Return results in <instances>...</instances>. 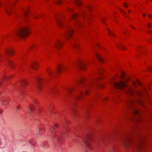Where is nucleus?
Here are the masks:
<instances>
[{
    "mask_svg": "<svg viewBox=\"0 0 152 152\" xmlns=\"http://www.w3.org/2000/svg\"><path fill=\"white\" fill-rule=\"evenodd\" d=\"M126 92L134 98L139 104L143 105L142 98L144 95H147V91L138 79L132 81L131 85L127 88Z\"/></svg>",
    "mask_w": 152,
    "mask_h": 152,
    "instance_id": "nucleus-1",
    "label": "nucleus"
},
{
    "mask_svg": "<svg viewBox=\"0 0 152 152\" xmlns=\"http://www.w3.org/2000/svg\"><path fill=\"white\" fill-rule=\"evenodd\" d=\"M30 33V30L28 27L24 26L20 28L14 32L15 35L22 38L27 37Z\"/></svg>",
    "mask_w": 152,
    "mask_h": 152,
    "instance_id": "nucleus-2",
    "label": "nucleus"
},
{
    "mask_svg": "<svg viewBox=\"0 0 152 152\" xmlns=\"http://www.w3.org/2000/svg\"><path fill=\"white\" fill-rule=\"evenodd\" d=\"M121 78L122 80L115 82H112L113 86L115 88L120 89H124L126 87V81H127L129 79L125 77V74L121 73Z\"/></svg>",
    "mask_w": 152,
    "mask_h": 152,
    "instance_id": "nucleus-3",
    "label": "nucleus"
},
{
    "mask_svg": "<svg viewBox=\"0 0 152 152\" xmlns=\"http://www.w3.org/2000/svg\"><path fill=\"white\" fill-rule=\"evenodd\" d=\"M93 139V136L91 134L87 135L86 140L84 141L83 147L86 149H89L91 146V142Z\"/></svg>",
    "mask_w": 152,
    "mask_h": 152,
    "instance_id": "nucleus-4",
    "label": "nucleus"
},
{
    "mask_svg": "<svg viewBox=\"0 0 152 152\" xmlns=\"http://www.w3.org/2000/svg\"><path fill=\"white\" fill-rule=\"evenodd\" d=\"M6 55L8 56H13L15 54V50L14 48L11 46L6 47L4 49Z\"/></svg>",
    "mask_w": 152,
    "mask_h": 152,
    "instance_id": "nucleus-5",
    "label": "nucleus"
},
{
    "mask_svg": "<svg viewBox=\"0 0 152 152\" xmlns=\"http://www.w3.org/2000/svg\"><path fill=\"white\" fill-rule=\"evenodd\" d=\"M73 33V29L71 28H69L66 30L64 36L66 39H69L71 38Z\"/></svg>",
    "mask_w": 152,
    "mask_h": 152,
    "instance_id": "nucleus-6",
    "label": "nucleus"
},
{
    "mask_svg": "<svg viewBox=\"0 0 152 152\" xmlns=\"http://www.w3.org/2000/svg\"><path fill=\"white\" fill-rule=\"evenodd\" d=\"M63 45V42L59 39H58L54 42L53 44V47L57 50L61 49Z\"/></svg>",
    "mask_w": 152,
    "mask_h": 152,
    "instance_id": "nucleus-7",
    "label": "nucleus"
},
{
    "mask_svg": "<svg viewBox=\"0 0 152 152\" xmlns=\"http://www.w3.org/2000/svg\"><path fill=\"white\" fill-rule=\"evenodd\" d=\"M36 80L37 87V88L40 91L42 89V82L43 80L41 78L38 77L36 78Z\"/></svg>",
    "mask_w": 152,
    "mask_h": 152,
    "instance_id": "nucleus-8",
    "label": "nucleus"
},
{
    "mask_svg": "<svg viewBox=\"0 0 152 152\" xmlns=\"http://www.w3.org/2000/svg\"><path fill=\"white\" fill-rule=\"evenodd\" d=\"M39 64L37 61H35L32 62L31 65V68L34 70H37L38 68Z\"/></svg>",
    "mask_w": 152,
    "mask_h": 152,
    "instance_id": "nucleus-9",
    "label": "nucleus"
},
{
    "mask_svg": "<svg viewBox=\"0 0 152 152\" xmlns=\"http://www.w3.org/2000/svg\"><path fill=\"white\" fill-rule=\"evenodd\" d=\"M95 55L97 60L101 63H103L104 60L101 56V54L99 52H97L95 53Z\"/></svg>",
    "mask_w": 152,
    "mask_h": 152,
    "instance_id": "nucleus-10",
    "label": "nucleus"
},
{
    "mask_svg": "<svg viewBox=\"0 0 152 152\" xmlns=\"http://www.w3.org/2000/svg\"><path fill=\"white\" fill-rule=\"evenodd\" d=\"M117 47L118 48L123 50H125L127 48L122 43H119L117 44Z\"/></svg>",
    "mask_w": 152,
    "mask_h": 152,
    "instance_id": "nucleus-11",
    "label": "nucleus"
},
{
    "mask_svg": "<svg viewBox=\"0 0 152 152\" xmlns=\"http://www.w3.org/2000/svg\"><path fill=\"white\" fill-rule=\"evenodd\" d=\"M5 10L6 12L8 15H10L11 14V8L10 6H7V5L5 6Z\"/></svg>",
    "mask_w": 152,
    "mask_h": 152,
    "instance_id": "nucleus-12",
    "label": "nucleus"
},
{
    "mask_svg": "<svg viewBox=\"0 0 152 152\" xmlns=\"http://www.w3.org/2000/svg\"><path fill=\"white\" fill-rule=\"evenodd\" d=\"M73 47L75 49L79 50L81 48V45L79 42H76L74 44Z\"/></svg>",
    "mask_w": 152,
    "mask_h": 152,
    "instance_id": "nucleus-13",
    "label": "nucleus"
},
{
    "mask_svg": "<svg viewBox=\"0 0 152 152\" xmlns=\"http://www.w3.org/2000/svg\"><path fill=\"white\" fill-rule=\"evenodd\" d=\"M46 72L47 74L50 76H52L53 75V70L52 69L50 68L47 69Z\"/></svg>",
    "mask_w": 152,
    "mask_h": 152,
    "instance_id": "nucleus-14",
    "label": "nucleus"
},
{
    "mask_svg": "<svg viewBox=\"0 0 152 152\" xmlns=\"http://www.w3.org/2000/svg\"><path fill=\"white\" fill-rule=\"evenodd\" d=\"M28 84L27 81L26 79H23L21 80L20 84L23 87H25Z\"/></svg>",
    "mask_w": 152,
    "mask_h": 152,
    "instance_id": "nucleus-15",
    "label": "nucleus"
},
{
    "mask_svg": "<svg viewBox=\"0 0 152 152\" xmlns=\"http://www.w3.org/2000/svg\"><path fill=\"white\" fill-rule=\"evenodd\" d=\"M8 63L9 66L12 69H14L15 68L14 64L13 61L11 60L8 61Z\"/></svg>",
    "mask_w": 152,
    "mask_h": 152,
    "instance_id": "nucleus-16",
    "label": "nucleus"
},
{
    "mask_svg": "<svg viewBox=\"0 0 152 152\" xmlns=\"http://www.w3.org/2000/svg\"><path fill=\"white\" fill-rule=\"evenodd\" d=\"M34 106L32 104H30L29 105L28 107V110L30 113H32L34 110Z\"/></svg>",
    "mask_w": 152,
    "mask_h": 152,
    "instance_id": "nucleus-17",
    "label": "nucleus"
},
{
    "mask_svg": "<svg viewBox=\"0 0 152 152\" xmlns=\"http://www.w3.org/2000/svg\"><path fill=\"white\" fill-rule=\"evenodd\" d=\"M132 110L135 115H137L140 114V112L135 107L132 108Z\"/></svg>",
    "mask_w": 152,
    "mask_h": 152,
    "instance_id": "nucleus-18",
    "label": "nucleus"
},
{
    "mask_svg": "<svg viewBox=\"0 0 152 152\" xmlns=\"http://www.w3.org/2000/svg\"><path fill=\"white\" fill-rule=\"evenodd\" d=\"M107 30L108 34L110 36L113 37H115L116 36L114 32L111 31L108 29H107Z\"/></svg>",
    "mask_w": 152,
    "mask_h": 152,
    "instance_id": "nucleus-19",
    "label": "nucleus"
},
{
    "mask_svg": "<svg viewBox=\"0 0 152 152\" xmlns=\"http://www.w3.org/2000/svg\"><path fill=\"white\" fill-rule=\"evenodd\" d=\"M57 71L58 73H60L62 71L61 65V64H59L57 67Z\"/></svg>",
    "mask_w": 152,
    "mask_h": 152,
    "instance_id": "nucleus-20",
    "label": "nucleus"
},
{
    "mask_svg": "<svg viewBox=\"0 0 152 152\" xmlns=\"http://www.w3.org/2000/svg\"><path fill=\"white\" fill-rule=\"evenodd\" d=\"M29 10L28 9H25L23 11V14L25 17H26L29 13Z\"/></svg>",
    "mask_w": 152,
    "mask_h": 152,
    "instance_id": "nucleus-21",
    "label": "nucleus"
},
{
    "mask_svg": "<svg viewBox=\"0 0 152 152\" xmlns=\"http://www.w3.org/2000/svg\"><path fill=\"white\" fill-rule=\"evenodd\" d=\"M75 1L76 4L78 7H80L82 4L80 0H75Z\"/></svg>",
    "mask_w": 152,
    "mask_h": 152,
    "instance_id": "nucleus-22",
    "label": "nucleus"
},
{
    "mask_svg": "<svg viewBox=\"0 0 152 152\" xmlns=\"http://www.w3.org/2000/svg\"><path fill=\"white\" fill-rule=\"evenodd\" d=\"M54 3L57 5H60L62 4L63 2L61 1L58 0L55 1Z\"/></svg>",
    "mask_w": 152,
    "mask_h": 152,
    "instance_id": "nucleus-23",
    "label": "nucleus"
},
{
    "mask_svg": "<svg viewBox=\"0 0 152 152\" xmlns=\"http://www.w3.org/2000/svg\"><path fill=\"white\" fill-rule=\"evenodd\" d=\"M129 142L130 140L128 138H127L124 141V143L126 146H128Z\"/></svg>",
    "mask_w": 152,
    "mask_h": 152,
    "instance_id": "nucleus-24",
    "label": "nucleus"
},
{
    "mask_svg": "<svg viewBox=\"0 0 152 152\" xmlns=\"http://www.w3.org/2000/svg\"><path fill=\"white\" fill-rule=\"evenodd\" d=\"M56 22L58 26H61V20L59 19H57L56 20Z\"/></svg>",
    "mask_w": 152,
    "mask_h": 152,
    "instance_id": "nucleus-25",
    "label": "nucleus"
},
{
    "mask_svg": "<svg viewBox=\"0 0 152 152\" xmlns=\"http://www.w3.org/2000/svg\"><path fill=\"white\" fill-rule=\"evenodd\" d=\"M78 66L80 69L82 70H83L84 69V68L82 63L81 62H80L78 64Z\"/></svg>",
    "mask_w": 152,
    "mask_h": 152,
    "instance_id": "nucleus-26",
    "label": "nucleus"
},
{
    "mask_svg": "<svg viewBox=\"0 0 152 152\" xmlns=\"http://www.w3.org/2000/svg\"><path fill=\"white\" fill-rule=\"evenodd\" d=\"M9 77H6L4 76H3V77L1 80V82H0V86H1L2 84V81H4L6 79H7L9 78Z\"/></svg>",
    "mask_w": 152,
    "mask_h": 152,
    "instance_id": "nucleus-27",
    "label": "nucleus"
},
{
    "mask_svg": "<svg viewBox=\"0 0 152 152\" xmlns=\"http://www.w3.org/2000/svg\"><path fill=\"white\" fill-rule=\"evenodd\" d=\"M86 9L90 12H91L92 10V7L91 6H87L86 7Z\"/></svg>",
    "mask_w": 152,
    "mask_h": 152,
    "instance_id": "nucleus-28",
    "label": "nucleus"
},
{
    "mask_svg": "<svg viewBox=\"0 0 152 152\" xmlns=\"http://www.w3.org/2000/svg\"><path fill=\"white\" fill-rule=\"evenodd\" d=\"M74 91V89L73 88H70L67 89V91L68 93L69 94L72 93Z\"/></svg>",
    "mask_w": 152,
    "mask_h": 152,
    "instance_id": "nucleus-29",
    "label": "nucleus"
},
{
    "mask_svg": "<svg viewBox=\"0 0 152 152\" xmlns=\"http://www.w3.org/2000/svg\"><path fill=\"white\" fill-rule=\"evenodd\" d=\"M142 47V46H138L136 48V50L137 51H138L140 54H142V53L141 51L140 50V48Z\"/></svg>",
    "mask_w": 152,
    "mask_h": 152,
    "instance_id": "nucleus-30",
    "label": "nucleus"
},
{
    "mask_svg": "<svg viewBox=\"0 0 152 152\" xmlns=\"http://www.w3.org/2000/svg\"><path fill=\"white\" fill-rule=\"evenodd\" d=\"M77 15L76 14H74L71 16L72 18L73 19H76L77 18Z\"/></svg>",
    "mask_w": 152,
    "mask_h": 152,
    "instance_id": "nucleus-31",
    "label": "nucleus"
},
{
    "mask_svg": "<svg viewBox=\"0 0 152 152\" xmlns=\"http://www.w3.org/2000/svg\"><path fill=\"white\" fill-rule=\"evenodd\" d=\"M82 94V92H80V94H79L77 95V96L76 97V99L78 100L79 99H80V98H81V95Z\"/></svg>",
    "mask_w": 152,
    "mask_h": 152,
    "instance_id": "nucleus-32",
    "label": "nucleus"
},
{
    "mask_svg": "<svg viewBox=\"0 0 152 152\" xmlns=\"http://www.w3.org/2000/svg\"><path fill=\"white\" fill-rule=\"evenodd\" d=\"M123 6L125 8H127L128 6V4L126 3H124L123 4Z\"/></svg>",
    "mask_w": 152,
    "mask_h": 152,
    "instance_id": "nucleus-33",
    "label": "nucleus"
},
{
    "mask_svg": "<svg viewBox=\"0 0 152 152\" xmlns=\"http://www.w3.org/2000/svg\"><path fill=\"white\" fill-rule=\"evenodd\" d=\"M119 10L122 13L124 14V15H127L126 13L125 12H124V10H122V9L120 8V9H119Z\"/></svg>",
    "mask_w": 152,
    "mask_h": 152,
    "instance_id": "nucleus-34",
    "label": "nucleus"
},
{
    "mask_svg": "<svg viewBox=\"0 0 152 152\" xmlns=\"http://www.w3.org/2000/svg\"><path fill=\"white\" fill-rule=\"evenodd\" d=\"M148 70H149L152 72V66H150L147 68Z\"/></svg>",
    "mask_w": 152,
    "mask_h": 152,
    "instance_id": "nucleus-35",
    "label": "nucleus"
},
{
    "mask_svg": "<svg viewBox=\"0 0 152 152\" xmlns=\"http://www.w3.org/2000/svg\"><path fill=\"white\" fill-rule=\"evenodd\" d=\"M104 100L106 102H107L109 101V99L107 97H105L104 98Z\"/></svg>",
    "mask_w": 152,
    "mask_h": 152,
    "instance_id": "nucleus-36",
    "label": "nucleus"
},
{
    "mask_svg": "<svg viewBox=\"0 0 152 152\" xmlns=\"http://www.w3.org/2000/svg\"><path fill=\"white\" fill-rule=\"evenodd\" d=\"M58 125L57 124H55L53 126V129L54 130L56 129L58 127Z\"/></svg>",
    "mask_w": 152,
    "mask_h": 152,
    "instance_id": "nucleus-37",
    "label": "nucleus"
},
{
    "mask_svg": "<svg viewBox=\"0 0 152 152\" xmlns=\"http://www.w3.org/2000/svg\"><path fill=\"white\" fill-rule=\"evenodd\" d=\"M35 47V45H32L29 48L30 49H32L34 48Z\"/></svg>",
    "mask_w": 152,
    "mask_h": 152,
    "instance_id": "nucleus-38",
    "label": "nucleus"
},
{
    "mask_svg": "<svg viewBox=\"0 0 152 152\" xmlns=\"http://www.w3.org/2000/svg\"><path fill=\"white\" fill-rule=\"evenodd\" d=\"M152 24L150 23H147V26L149 28H151V27Z\"/></svg>",
    "mask_w": 152,
    "mask_h": 152,
    "instance_id": "nucleus-39",
    "label": "nucleus"
},
{
    "mask_svg": "<svg viewBox=\"0 0 152 152\" xmlns=\"http://www.w3.org/2000/svg\"><path fill=\"white\" fill-rule=\"evenodd\" d=\"M85 93L86 95H88L89 93V92L88 90H86L85 91Z\"/></svg>",
    "mask_w": 152,
    "mask_h": 152,
    "instance_id": "nucleus-40",
    "label": "nucleus"
},
{
    "mask_svg": "<svg viewBox=\"0 0 152 152\" xmlns=\"http://www.w3.org/2000/svg\"><path fill=\"white\" fill-rule=\"evenodd\" d=\"M67 10L69 11L72 12L73 11V10L70 8H68Z\"/></svg>",
    "mask_w": 152,
    "mask_h": 152,
    "instance_id": "nucleus-41",
    "label": "nucleus"
},
{
    "mask_svg": "<svg viewBox=\"0 0 152 152\" xmlns=\"http://www.w3.org/2000/svg\"><path fill=\"white\" fill-rule=\"evenodd\" d=\"M20 106H18L16 107V110L17 111H18L20 109Z\"/></svg>",
    "mask_w": 152,
    "mask_h": 152,
    "instance_id": "nucleus-42",
    "label": "nucleus"
},
{
    "mask_svg": "<svg viewBox=\"0 0 152 152\" xmlns=\"http://www.w3.org/2000/svg\"><path fill=\"white\" fill-rule=\"evenodd\" d=\"M131 27L133 29H134L135 30H136V28H135L133 26L131 25Z\"/></svg>",
    "mask_w": 152,
    "mask_h": 152,
    "instance_id": "nucleus-43",
    "label": "nucleus"
},
{
    "mask_svg": "<svg viewBox=\"0 0 152 152\" xmlns=\"http://www.w3.org/2000/svg\"><path fill=\"white\" fill-rule=\"evenodd\" d=\"M38 15H34V17H33V18H38Z\"/></svg>",
    "mask_w": 152,
    "mask_h": 152,
    "instance_id": "nucleus-44",
    "label": "nucleus"
},
{
    "mask_svg": "<svg viewBox=\"0 0 152 152\" xmlns=\"http://www.w3.org/2000/svg\"><path fill=\"white\" fill-rule=\"evenodd\" d=\"M148 17L149 18H152V15H151V14H149L148 15Z\"/></svg>",
    "mask_w": 152,
    "mask_h": 152,
    "instance_id": "nucleus-45",
    "label": "nucleus"
},
{
    "mask_svg": "<svg viewBox=\"0 0 152 152\" xmlns=\"http://www.w3.org/2000/svg\"><path fill=\"white\" fill-rule=\"evenodd\" d=\"M142 15L144 17H145L146 16V15L144 13L142 14Z\"/></svg>",
    "mask_w": 152,
    "mask_h": 152,
    "instance_id": "nucleus-46",
    "label": "nucleus"
},
{
    "mask_svg": "<svg viewBox=\"0 0 152 152\" xmlns=\"http://www.w3.org/2000/svg\"><path fill=\"white\" fill-rule=\"evenodd\" d=\"M3 110L1 109H0V114H1Z\"/></svg>",
    "mask_w": 152,
    "mask_h": 152,
    "instance_id": "nucleus-47",
    "label": "nucleus"
},
{
    "mask_svg": "<svg viewBox=\"0 0 152 152\" xmlns=\"http://www.w3.org/2000/svg\"><path fill=\"white\" fill-rule=\"evenodd\" d=\"M1 102H4L5 101V100H1Z\"/></svg>",
    "mask_w": 152,
    "mask_h": 152,
    "instance_id": "nucleus-48",
    "label": "nucleus"
},
{
    "mask_svg": "<svg viewBox=\"0 0 152 152\" xmlns=\"http://www.w3.org/2000/svg\"><path fill=\"white\" fill-rule=\"evenodd\" d=\"M117 13L116 12H114V13H113V15L114 16H115V15L116 14H117Z\"/></svg>",
    "mask_w": 152,
    "mask_h": 152,
    "instance_id": "nucleus-49",
    "label": "nucleus"
},
{
    "mask_svg": "<svg viewBox=\"0 0 152 152\" xmlns=\"http://www.w3.org/2000/svg\"><path fill=\"white\" fill-rule=\"evenodd\" d=\"M148 42L150 43H152V42H151V41L150 40H149L148 41Z\"/></svg>",
    "mask_w": 152,
    "mask_h": 152,
    "instance_id": "nucleus-50",
    "label": "nucleus"
},
{
    "mask_svg": "<svg viewBox=\"0 0 152 152\" xmlns=\"http://www.w3.org/2000/svg\"><path fill=\"white\" fill-rule=\"evenodd\" d=\"M96 45H97V46L99 48H100V46H99V44H96Z\"/></svg>",
    "mask_w": 152,
    "mask_h": 152,
    "instance_id": "nucleus-51",
    "label": "nucleus"
},
{
    "mask_svg": "<svg viewBox=\"0 0 152 152\" xmlns=\"http://www.w3.org/2000/svg\"><path fill=\"white\" fill-rule=\"evenodd\" d=\"M78 23H79V22H77V24H75V25L77 26H78Z\"/></svg>",
    "mask_w": 152,
    "mask_h": 152,
    "instance_id": "nucleus-52",
    "label": "nucleus"
},
{
    "mask_svg": "<svg viewBox=\"0 0 152 152\" xmlns=\"http://www.w3.org/2000/svg\"><path fill=\"white\" fill-rule=\"evenodd\" d=\"M99 74H101V71H99Z\"/></svg>",
    "mask_w": 152,
    "mask_h": 152,
    "instance_id": "nucleus-53",
    "label": "nucleus"
},
{
    "mask_svg": "<svg viewBox=\"0 0 152 152\" xmlns=\"http://www.w3.org/2000/svg\"><path fill=\"white\" fill-rule=\"evenodd\" d=\"M131 12V10H129L128 11V13H129V12Z\"/></svg>",
    "mask_w": 152,
    "mask_h": 152,
    "instance_id": "nucleus-54",
    "label": "nucleus"
},
{
    "mask_svg": "<svg viewBox=\"0 0 152 152\" xmlns=\"http://www.w3.org/2000/svg\"><path fill=\"white\" fill-rule=\"evenodd\" d=\"M1 56H2V55L0 53V58L1 57Z\"/></svg>",
    "mask_w": 152,
    "mask_h": 152,
    "instance_id": "nucleus-55",
    "label": "nucleus"
},
{
    "mask_svg": "<svg viewBox=\"0 0 152 152\" xmlns=\"http://www.w3.org/2000/svg\"><path fill=\"white\" fill-rule=\"evenodd\" d=\"M150 33L151 34H152V31H150Z\"/></svg>",
    "mask_w": 152,
    "mask_h": 152,
    "instance_id": "nucleus-56",
    "label": "nucleus"
},
{
    "mask_svg": "<svg viewBox=\"0 0 152 152\" xmlns=\"http://www.w3.org/2000/svg\"><path fill=\"white\" fill-rule=\"evenodd\" d=\"M80 81H81V82H82V81H81V80H80Z\"/></svg>",
    "mask_w": 152,
    "mask_h": 152,
    "instance_id": "nucleus-57",
    "label": "nucleus"
},
{
    "mask_svg": "<svg viewBox=\"0 0 152 152\" xmlns=\"http://www.w3.org/2000/svg\"><path fill=\"white\" fill-rule=\"evenodd\" d=\"M124 118H125L126 119V117H124Z\"/></svg>",
    "mask_w": 152,
    "mask_h": 152,
    "instance_id": "nucleus-58",
    "label": "nucleus"
},
{
    "mask_svg": "<svg viewBox=\"0 0 152 152\" xmlns=\"http://www.w3.org/2000/svg\"><path fill=\"white\" fill-rule=\"evenodd\" d=\"M1 3H0V5H1Z\"/></svg>",
    "mask_w": 152,
    "mask_h": 152,
    "instance_id": "nucleus-59",
    "label": "nucleus"
}]
</instances>
